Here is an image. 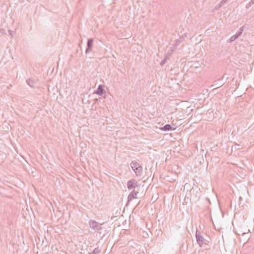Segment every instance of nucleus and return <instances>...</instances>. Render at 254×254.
Segmentation results:
<instances>
[{"instance_id":"nucleus-3","label":"nucleus","mask_w":254,"mask_h":254,"mask_svg":"<svg viewBox=\"0 0 254 254\" xmlns=\"http://www.w3.org/2000/svg\"><path fill=\"white\" fill-rule=\"evenodd\" d=\"M103 86L102 85H100L98 87L97 90L96 91V93L98 95H101L103 92Z\"/></svg>"},{"instance_id":"nucleus-1","label":"nucleus","mask_w":254,"mask_h":254,"mask_svg":"<svg viewBox=\"0 0 254 254\" xmlns=\"http://www.w3.org/2000/svg\"><path fill=\"white\" fill-rule=\"evenodd\" d=\"M131 167L133 170L135 171L136 175L139 176L141 174L142 167L139 164L136 162H132L131 163Z\"/></svg>"},{"instance_id":"nucleus-2","label":"nucleus","mask_w":254,"mask_h":254,"mask_svg":"<svg viewBox=\"0 0 254 254\" xmlns=\"http://www.w3.org/2000/svg\"><path fill=\"white\" fill-rule=\"evenodd\" d=\"M137 182L134 180L129 181L127 183V187L129 189L134 188L136 186Z\"/></svg>"},{"instance_id":"nucleus-5","label":"nucleus","mask_w":254,"mask_h":254,"mask_svg":"<svg viewBox=\"0 0 254 254\" xmlns=\"http://www.w3.org/2000/svg\"><path fill=\"white\" fill-rule=\"evenodd\" d=\"M93 41L92 39H90L88 42V45L89 47H91L93 45Z\"/></svg>"},{"instance_id":"nucleus-4","label":"nucleus","mask_w":254,"mask_h":254,"mask_svg":"<svg viewBox=\"0 0 254 254\" xmlns=\"http://www.w3.org/2000/svg\"><path fill=\"white\" fill-rule=\"evenodd\" d=\"M161 129L163 130H169L171 129L174 130L175 128L172 129L171 126L170 125H166L163 127H161Z\"/></svg>"}]
</instances>
